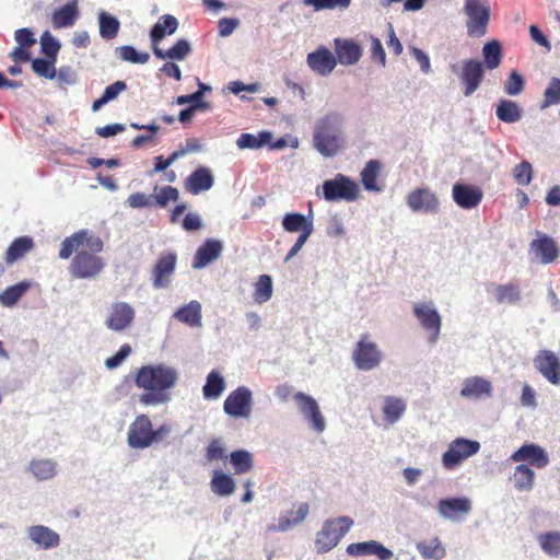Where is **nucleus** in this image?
<instances>
[{
  "label": "nucleus",
  "mask_w": 560,
  "mask_h": 560,
  "mask_svg": "<svg viewBox=\"0 0 560 560\" xmlns=\"http://www.w3.org/2000/svg\"><path fill=\"white\" fill-rule=\"evenodd\" d=\"M177 378L178 373L174 368L164 364L141 366L135 383L147 392L140 395L139 401L144 406H156L170 401L171 397L166 390L175 386Z\"/></svg>",
  "instance_id": "obj_1"
},
{
  "label": "nucleus",
  "mask_w": 560,
  "mask_h": 560,
  "mask_svg": "<svg viewBox=\"0 0 560 560\" xmlns=\"http://www.w3.org/2000/svg\"><path fill=\"white\" fill-rule=\"evenodd\" d=\"M345 115L330 110L315 122L313 130V148L324 158H334L345 148Z\"/></svg>",
  "instance_id": "obj_2"
},
{
  "label": "nucleus",
  "mask_w": 560,
  "mask_h": 560,
  "mask_svg": "<svg viewBox=\"0 0 560 560\" xmlns=\"http://www.w3.org/2000/svg\"><path fill=\"white\" fill-rule=\"evenodd\" d=\"M352 525L353 520L349 516L326 520L322 529L316 534L315 548L317 553H326L334 549Z\"/></svg>",
  "instance_id": "obj_3"
},
{
  "label": "nucleus",
  "mask_w": 560,
  "mask_h": 560,
  "mask_svg": "<svg viewBox=\"0 0 560 560\" xmlns=\"http://www.w3.org/2000/svg\"><path fill=\"white\" fill-rule=\"evenodd\" d=\"M466 30L470 37L480 38L488 33L491 10L488 0H465Z\"/></svg>",
  "instance_id": "obj_4"
},
{
  "label": "nucleus",
  "mask_w": 560,
  "mask_h": 560,
  "mask_svg": "<svg viewBox=\"0 0 560 560\" xmlns=\"http://www.w3.org/2000/svg\"><path fill=\"white\" fill-rule=\"evenodd\" d=\"M383 352L369 335H363L353 347L351 359L359 371H372L383 361Z\"/></svg>",
  "instance_id": "obj_5"
},
{
  "label": "nucleus",
  "mask_w": 560,
  "mask_h": 560,
  "mask_svg": "<svg viewBox=\"0 0 560 560\" xmlns=\"http://www.w3.org/2000/svg\"><path fill=\"white\" fill-rule=\"evenodd\" d=\"M69 272L75 279H95L105 268V261L102 257L93 255L88 249L74 252Z\"/></svg>",
  "instance_id": "obj_6"
},
{
  "label": "nucleus",
  "mask_w": 560,
  "mask_h": 560,
  "mask_svg": "<svg viewBox=\"0 0 560 560\" xmlns=\"http://www.w3.org/2000/svg\"><path fill=\"white\" fill-rule=\"evenodd\" d=\"M83 245H85L89 249L88 252L93 255L101 253L104 248V243L100 236L95 235L92 231L83 229L66 237L61 242L59 258H70L74 252L79 250V247Z\"/></svg>",
  "instance_id": "obj_7"
},
{
  "label": "nucleus",
  "mask_w": 560,
  "mask_h": 560,
  "mask_svg": "<svg viewBox=\"0 0 560 560\" xmlns=\"http://www.w3.org/2000/svg\"><path fill=\"white\" fill-rule=\"evenodd\" d=\"M323 197L327 201H354L359 197V185L343 174H337L334 178L323 183Z\"/></svg>",
  "instance_id": "obj_8"
},
{
  "label": "nucleus",
  "mask_w": 560,
  "mask_h": 560,
  "mask_svg": "<svg viewBox=\"0 0 560 560\" xmlns=\"http://www.w3.org/2000/svg\"><path fill=\"white\" fill-rule=\"evenodd\" d=\"M480 450V443L466 438L453 440L448 448L442 455V464L446 469H454L463 460L477 454Z\"/></svg>",
  "instance_id": "obj_9"
},
{
  "label": "nucleus",
  "mask_w": 560,
  "mask_h": 560,
  "mask_svg": "<svg viewBox=\"0 0 560 560\" xmlns=\"http://www.w3.org/2000/svg\"><path fill=\"white\" fill-rule=\"evenodd\" d=\"M413 314L421 327L428 332V340L435 345L441 335L442 317L433 303H417L413 305Z\"/></svg>",
  "instance_id": "obj_10"
},
{
  "label": "nucleus",
  "mask_w": 560,
  "mask_h": 560,
  "mask_svg": "<svg viewBox=\"0 0 560 560\" xmlns=\"http://www.w3.org/2000/svg\"><path fill=\"white\" fill-rule=\"evenodd\" d=\"M296 408L303 418L308 422L310 427L317 433L324 432L326 421L320 412L317 400L303 392H296L293 395Z\"/></svg>",
  "instance_id": "obj_11"
},
{
  "label": "nucleus",
  "mask_w": 560,
  "mask_h": 560,
  "mask_svg": "<svg viewBox=\"0 0 560 560\" xmlns=\"http://www.w3.org/2000/svg\"><path fill=\"white\" fill-rule=\"evenodd\" d=\"M253 393L246 386H238L224 400V412L233 418H248L252 410Z\"/></svg>",
  "instance_id": "obj_12"
},
{
  "label": "nucleus",
  "mask_w": 560,
  "mask_h": 560,
  "mask_svg": "<svg viewBox=\"0 0 560 560\" xmlns=\"http://www.w3.org/2000/svg\"><path fill=\"white\" fill-rule=\"evenodd\" d=\"M406 203L412 212L436 214L440 211V200L429 187H418L406 197Z\"/></svg>",
  "instance_id": "obj_13"
},
{
  "label": "nucleus",
  "mask_w": 560,
  "mask_h": 560,
  "mask_svg": "<svg viewBox=\"0 0 560 560\" xmlns=\"http://www.w3.org/2000/svg\"><path fill=\"white\" fill-rule=\"evenodd\" d=\"M152 422L147 415H139L130 423L127 442L133 450H144L152 445Z\"/></svg>",
  "instance_id": "obj_14"
},
{
  "label": "nucleus",
  "mask_w": 560,
  "mask_h": 560,
  "mask_svg": "<svg viewBox=\"0 0 560 560\" xmlns=\"http://www.w3.org/2000/svg\"><path fill=\"white\" fill-rule=\"evenodd\" d=\"M485 77L483 63L478 59H467L463 61L459 73L460 83L464 86L465 96H470L480 86Z\"/></svg>",
  "instance_id": "obj_15"
},
{
  "label": "nucleus",
  "mask_w": 560,
  "mask_h": 560,
  "mask_svg": "<svg viewBox=\"0 0 560 560\" xmlns=\"http://www.w3.org/2000/svg\"><path fill=\"white\" fill-rule=\"evenodd\" d=\"M512 463H528V466L545 468L549 464L548 453L544 447L535 443H525L509 458Z\"/></svg>",
  "instance_id": "obj_16"
},
{
  "label": "nucleus",
  "mask_w": 560,
  "mask_h": 560,
  "mask_svg": "<svg viewBox=\"0 0 560 560\" xmlns=\"http://www.w3.org/2000/svg\"><path fill=\"white\" fill-rule=\"evenodd\" d=\"M136 316L135 308L127 302H115L112 304L105 325L108 329L120 332L127 329Z\"/></svg>",
  "instance_id": "obj_17"
},
{
  "label": "nucleus",
  "mask_w": 560,
  "mask_h": 560,
  "mask_svg": "<svg viewBox=\"0 0 560 560\" xmlns=\"http://www.w3.org/2000/svg\"><path fill=\"white\" fill-rule=\"evenodd\" d=\"M534 366L550 384L560 385V359L553 351L539 350Z\"/></svg>",
  "instance_id": "obj_18"
},
{
  "label": "nucleus",
  "mask_w": 560,
  "mask_h": 560,
  "mask_svg": "<svg viewBox=\"0 0 560 560\" xmlns=\"http://www.w3.org/2000/svg\"><path fill=\"white\" fill-rule=\"evenodd\" d=\"M459 395L469 400L489 399L493 396V385L482 376L466 377L463 381Z\"/></svg>",
  "instance_id": "obj_19"
},
{
  "label": "nucleus",
  "mask_w": 560,
  "mask_h": 560,
  "mask_svg": "<svg viewBox=\"0 0 560 560\" xmlns=\"http://www.w3.org/2000/svg\"><path fill=\"white\" fill-rule=\"evenodd\" d=\"M27 538L38 550H51L60 546V535L46 525H31L26 528Z\"/></svg>",
  "instance_id": "obj_20"
},
{
  "label": "nucleus",
  "mask_w": 560,
  "mask_h": 560,
  "mask_svg": "<svg viewBox=\"0 0 560 560\" xmlns=\"http://www.w3.org/2000/svg\"><path fill=\"white\" fill-rule=\"evenodd\" d=\"M177 262V255L168 252L159 257L152 270V284L155 289L167 288L171 283Z\"/></svg>",
  "instance_id": "obj_21"
},
{
  "label": "nucleus",
  "mask_w": 560,
  "mask_h": 560,
  "mask_svg": "<svg viewBox=\"0 0 560 560\" xmlns=\"http://www.w3.org/2000/svg\"><path fill=\"white\" fill-rule=\"evenodd\" d=\"M436 510L441 517L451 521H458L459 515H466L471 511V501L467 497H454L441 499Z\"/></svg>",
  "instance_id": "obj_22"
},
{
  "label": "nucleus",
  "mask_w": 560,
  "mask_h": 560,
  "mask_svg": "<svg viewBox=\"0 0 560 560\" xmlns=\"http://www.w3.org/2000/svg\"><path fill=\"white\" fill-rule=\"evenodd\" d=\"M306 63L312 71L326 77L334 71L337 66V60L328 48L320 46L307 55Z\"/></svg>",
  "instance_id": "obj_23"
},
{
  "label": "nucleus",
  "mask_w": 560,
  "mask_h": 560,
  "mask_svg": "<svg viewBox=\"0 0 560 560\" xmlns=\"http://www.w3.org/2000/svg\"><path fill=\"white\" fill-rule=\"evenodd\" d=\"M452 196L455 203L462 209H472L481 202L483 192L477 186L456 183L453 185Z\"/></svg>",
  "instance_id": "obj_24"
},
{
  "label": "nucleus",
  "mask_w": 560,
  "mask_h": 560,
  "mask_svg": "<svg viewBox=\"0 0 560 560\" xmlns=\"http://www.w3.org/2000/svg\"><path fill=\"white\" fill-rule=\"evenodd\" d=\"M223 250V243L217 238H207L196 250L192 268L202 269L219 258Z\"/></svg>",
  "instance_id": "obj_25"
},
{
  "label": "nucleus",
  "mask_w": 560,
  "mask_h": 560,
  "mask_svg": "<svg viewBox=\"0 0 560 560\" xmlns=\"http://www.w3.org/2000/svg\"><path fill=\"white\" fill-rule=\"evenodd\" d=\"M347 553L352 557L376 556L380 560H389L393 551L376 540L353 542L348 545Z\"/></svg>",
  "instance_id": "obj_26"
},
{
  "label": "nucleus",
  "mask_w": 560,
  "mask_h": 560,
  "mask_svg": "<svg viewBox=\"0 0 560 560\" xmlns=\"http://www.w3.org/2000/svg\"><path fill=\"white\" fill-rule=\"evenodd\" d=\"M336 60L342 66H352L362 57L361 46L352 39L335 38Z\"/></svg>",
  "instance_id": "obj_27"
},
{
  "label": "nucleus",
  "mask_w": 560,
  "mask_h": 560,
  "mask_svg": "<svg viewBox=\"0 0 560 560\" xmlns=\"http://www.w3.org/2000/svg\"><path fill=\"white\" fill-rule=\"evenodd\" d=\"M310 512V505L306 502H302L298 505L295 511H287L279 515L277 525L270 526L269 529L272 532L284 533L301 524Z\"/></svg>",
  "instance_id": "obj_28"
},
{
  "label": "nucleus",
  "mask_w": 560,
  "mask_h": 560,
  "mask_svg": "<svg viewBox=\"0 0 560 560\" xmlns=\"http://www.w3.org/2000/svg\"><path fill=\"white\" fill-rule=\"evenodd\" d=\"M214 177L208 167L199 166L185 180V189L191 195H199L211 189Z\"/></svg>",
  "instance_id": "obj_29"
},
{
  "label": "nucleus",
  "mask_w": 560,
  "mask_h": 560,
  "mask_svg": "<svg viewBox=\"0 0 560 560\" xmlns=\"http://www.w3.org/2000/svg\"><path fill=\"white\" fill-rule=\"evenodd\" d=\"M178 28V21L172 14H164L159 18L158 22L151 27L149 37L152 45V50L154 47H159V44L163 40V38L167 35H173Z\"/></svg>",
  "instance_id": "obj_30"
},
{
  "label": "nucleus",
  "mask_w": 560,
  "mask_h": 560,
  "mask_svg": "<svg viewBox=\"0 0 560 560\" xmlns=\"http://www.w3.org/2000/svg\"><path fill=\"white\" fill-rule=\"evenodd\" d=\"M530 250L540 259L541 264L555 261L559 255L555 241L548 235H541L530 243Z\"/></svg>",
  "instance_id": "obj_31"
},
{
  "label": "nucleus",
  "mask_w": 560,
  "mask_h": 560,
  "mask_svg": "<svg viewBox=\"0 0 560 560\" xmlns=\"http://www.w3.org/2000/svg\"><path fill=\"white\" fill-rule=\"evenodd\" d=\"M282 228L284 229V231L289 233H303L307 228H310V233H313L314 224L312 208H310V212L307 215H304L299 212L285 213L282 219Z\"/></svg>",
  "instance_id": "obj_32"
},
{
  "label": "nucleus",
  "mask_w": 560,
  "mask_h": 560,
  "mask_svg": "<svg viewBox=\"0 0 560 560\" xmlns=\"http://www.w3.org/2000/svg\"><path fill=\"white\" fill-rule=\"evenodd\" d=\"M79 14L78 0H71L52 13V25L55 28L70 27L75 23Z\"/></svg>",
  "instance_id": "obj_33"
},
{
  "label": "nucleus",
  "mask_w": 560,
  "mask_h": 560,
  "mask_svg": "<svg viewBox=\"0 0 560 560\" xmlns=\"http://www.w3.org/2000/svg\"><path fill=\"white\" fill-rule=\"evenodd\" d=\"M523 113L522 106L513 100L502 98L495 105V116L504 124L518 122L523 117Z\"/></svg>",
  "instance_id": "obj_34"
},
{
  "label": "nucleus",
  "mask_w": 560,
  "mask_h": 560,
  "mask_svg": "<svg viewBox=\"0 0 560 560\" xmlns=\"http://www.w3.org/2000/svg\"><path fill=\"white\" fill-rule=\"evenodd\" d=\"M201 304L192 300L176 310L173 317L189 327H200L202 325Z\"/></svg>",
  "instance_id": "obj_35"
},
{
  "label": "nucleus",
  "mask_w": 560,
  "mask_h": 560,
  "mask_svg": "<svg viewBox=\"0 0 560 560\" xmlns=\"http://www.w3.org/2000/svg\"><path fill=\"white\" fill-rule=\"evenodd\" d=\"M210 489L218 497H230L235 492L236 482L222 469H214L210 480Z\"/></svg>",
  "instance_id": "obj_36"
},
{
  "label": "nucleus",
  "mask_w": 560,
  "mask_h": 560,
  "mask_svg": "<svg viewBox=\"0 0 560 560\" xmlns=\"http://www.w3.org/2000/svg\"><path fill=\"white\" fill-rule=\"evenodd\" d=\"M191 52V45L185 38H179L171 48L163 50L154 47L153 54L159 59L184 60Z\"/></svg>",
  "instance_id": "obj_37"
},
{
  "label": "nucleus",
  "mask_w": 560,
  "mask_h": 560,
  "mask_svg": "<svg viewBox=\"0 0 560 560\" xmlns=\"http://www.w3.org/2000/svg\"><path fill=\"white\" fill-rule=\"evenodd\" d=\"M481 54L483 57V68L486 67L489 70L497 69L501 65L503 58V48L501 42L498 39L487 42L482 46Z\"/></svg>",
  "instance_id": "obj_38"
},
{
  "label": "nucleus",
  "mask_w": 560,
  "mask_h": 560,
  "mask_svg": "<svg viewBox=\"0 0 560 560\" xmlns=\"http://www.w3.org/2000/svg\"><path fill=\"white\" fill-rule=\"evenodd\" d=\"M34 248V240L31 236H20L10 244L5 252V260L13 264Z\"/></svg>",
  "instance_id": "obj_39"
},
{
  "label": "nucleus",
  "mask_w": 560,
  "mask_h": 560,
  "mask_svg": "<svg viewBox=\"0 0 560 560\" xmlns=\"http://www.w3.org/2000/svg\"><path fill=\"white\" fill-rule=\"evenodd\" d=\"M98 19V26H100V36L105 40L114 39L120 30V22L119 20L106 12V11H100L97 14Z\"/></svg>",
  "instance_id": "obj_40"
},
{
  "label": "nucleus",
  "mask_w": 560,
  "mask_h": 560,
  "mask_svg": "<svg viewBox=\"0 0 560 560\" xmlns=\"http://www.w3.org/2000/svg\"><path fill=\"white\" fill-rule=\"evenodd\" d=\"M272 139V133L268 130H262L258 132V136H255L253 133H241L238 139L236 140V145L238 149H250V150H257L266 145L267 143H270V140Z\"/></svg>",
  "instance_id": "obj_41"
},
{
  "label": "nucleus",
  "mask_w": 560,
  "mask_h": 560,
  "mask_svg": "<svg viewBox=\"0 0 560 560\" xmlns=\"http://www.w3.org/2000/svg\"><path fill=\"white\" fill-rule=\"evenodd\" d=\"M31 282L27 280L21 281L14 285L5 288L0 293V304L5 307H13L19 300L28 291Z\"/></svg>",
  "instance_id": "obj_42"
},
{
  "label": "nucleus",
  "mask_w": 560,
  "mask_h": 560,
  "mask_svg": "<svg viewBox=\"0 0 560 560\" xmlns=\"http://www.w3.org/2000/svg\"><path fill=\"white\" fill-rule=\"evenodd\" d=\"M224 388L225 382L223 376L218 371L213 370L208 374L206 384L202 387L203 398L208 400L217 399L221 396Z\"/></svg>",
  "instance_id": "obj_43"
},
{
  "label": "nucleus",
  "mask_w": 560,
  "mask_h": 560,
  "mask_svg": "<svg viewBox=\"0 0 560 560\" xmlns=\"http://www.w3.org/2000/svg\"><path fill=\"white\" fill-rule=\"evenodd\" d=\"M406 408V402L401 398L387 396L383 406L385 420L390 424L396 423L405 413Z\"/></svg>",
  "instance_id": "obj_44"
},
{
  "label": "nucleus",
  "mask_w": 560,
  "mask_h": 560,
  "mask_svg": "<svg viewBox=\"0 0 560 560\" xmlns=\"http://www.w3.org/2000/svg\"><path fill=\"white\" fill-rule=\"evenodd\" d=\"M541 550L551 558L560 557V532L551 530L537 536Z\"/></svg>",
  "instance_id": "obj_45"
},
{
  "label": "nucleus",
  "mask_w": 560,
  "mask_h": 560,
  "mask_svg": "<svg viewBox=\"0 0 560 560\" xmlns=\"http://www.w3.org/2000/svg\"><path fill=\"white\" fill-rule=\"evenodd\" d=\"M381 170L378 160H370L361 171V182L363 187L369 191H381L377 185V177Z\"/></svg>",
  "instance_id": "obj_46"
},
{
  "label": "nucleus",
  "mask_w": 560,
  "mask_h": 560,
  "mask_svg": "<svg viewBox=\"0 0 560 560\" xmlns=\"http://www.w3.org/2000/svg\"><path fill=\"white\" fill-rule=\"evenodd\" d=\"M535 472L526 464H518L513 474L514 487L518 491H529L534 487Z\"/></svg>",
  "instance_id": "obj_47"
},
{
  "label": "nucleus",
  "mask_w": 560,
  "mask_h": 560,
  "mask_svg": "<svg viewBox=\"0 0 560 560\" xmlns=\"http://www.w3.org/2000/svg\"><path fill=\"white\" fill-rule=\"evenodd\" d=\"M229 459L236 475L246 474L252 470L254 466L253 455L247 450L233 451L229 455Z\"/></svg>",
  "instance_id": "obj_48"
},
{
  "label": "nucleus",
  "mask_w": 560,
  "mask_h": 560,
  "mask_svg": "<svg viewBox=\"0 0 560 560\" xmlns=\"http://www.w3.org/2000/svg\"><path fill=\"white\" fill-rule=\"evenodd\" d=\"M30 471L39 480H48L56 476L57 465L51 459H33L30 463Z\"/></svg>",
  "instance_id": "obj_49"
},
{
  "label": "nucleus",
  "mask_w": 560,
  "mask_h": 560,
  "mask_svg": "<svg viewBox=\"0 0 560 560\" xmlns=\"http://www.w3.org/2000/svg\"><path fill=\"white\" fill-rule=\"evenodd\" d=\"M417 550L427 560H441L446 556V550L438 537L429 541L418 542Z\"/></svg>",
  "instance_id": "obj_50"
},
{
  "label": "nucleus",
  "mask_w": 560,
  "mask_h": 560,
  "mask_svg": "<svg viewBox=\"0 0 560 560\" xmlns=\"http://www.w3.org/2000/svg\"><path fill=\"white\" fill-rule=\"evenodd\" d=\"M522 294L520 287L515 283L509 282L499 284L495 288V300L499 304H516L521 301Z\"/></svg>",
  "instance_id": "obj_51"
},
{
  "label": "nucleus",
  "mask_w": 560,
  "mask_h": 560,
  "mask_svg": "<svg viewBox=\"0 0 560 560\" xmlns=\"http://www.w3.org/2000/svg\"><path fill=\"white\" fill-rule=\"evenodd\" d=\"M56 59L48 57L32 59V70L39 77L52 80L57 75Z\"/></svg>",
  "instance_id": "obj_52"
},
{
  "label": "nucleus",
  "mask_w": 560,
  "mask_h": 560,
  "mask_svg": "<svg viewBox=\"0 0 560 560\" xmlns=\"http://www.w3.org/2000/svg\"><path fill=\"white\" fill-rule=\"evenodd\" d=\"M272 296V279L269 275L259 276L255 283L254 299L257 303H265Z\"/></svg>",
  "instance_id": "obj_53"
},
{
  "label": "nucleus",
  "mask_w": 560,
  "mask_h": 560,
  "mask_svg": "<svg viewBox=\"0 0 560 560\" xmlns=\"http://www.w3.org/2000/svg\"><path fill=\"white\" fill-rule=\"evenodd\" d=\"M560 104V79L551 78L548 86L544 92V100L541 101L539 108L546 109L552 105Z\"/></svg>",
  "instance_id": "obj_54"
},
{
  "label": "nucleus",
  "mask_w": 560,
  "mask_h": 560,
  "mask_svg": "<svg viewBox=\"0 0 560 560\" xmlns=\"http://www.w3.org/2000/svg\"><path fill=\"white\" fill-rule=\"evenodd\" d=\"M116 52L119 58L124 61H128L131 63L143 65L147 63L150 59V55L148 52L138 51L131 45H124L116 48Z\"/></svg>",
  "instance_id": "obj_55"
},
{
  "label": "nucleus",
  "mask_w": 560,
  "mask_h": 560,
  "mask_svg": "<svg viewBox=\"0 0 560 560\" xmlns=\"http://www.w3.org/2000/svg\"><path fill=\"white\" fill-rule=\"evenodd\" d=\"M504 92L509 96H517L523 93L525 89V79L516 70H512L504 83Z\"/></svg>",
  "instance_id": "obj_56"
},
{
  "label": "nucleus",
  "mask_w": 560,
  "mask_h": 560,
  "mask_svg": "<svg viewBox=\"0 0 560 560\" xmlns=\"http://www.w3.org/2000/svg\"><path fill=\"white\" fill-rule=\"evenodd\" d=\"M60 42L55 38L49 31H45L40 36V49L45 57L57 59L60 50Z\"/></svg>",
  "instance_id": "obj_57"
},
{
  "label": "nucleus",
  "mask_w": 560,
  "mask_h": 560,
  "mask_svg": "<svg viewBox=\"0 0 560 560\" xmlns=\"http://www.w3.org/2000/svg\"><path fill=\"white\" fill-rule=\"evenodd\" d=\"M196 82H197V86H198L197 91H195L194 93H190V94L177 96L176 97L177 105H185V104L195 105L198 101H200V98H203L206 93L211 92L212 88L209 84L201 82L199 78H196Z\"/></svg>",
  "instance_id": "obj_58"
},
{
  "label": "nucleus",
  "mask_w": 560,
  "mask_h": 560,
  "mask_svg": "<svg viewBox=\"0 0 560 560\" xmlns=\"http://www.w3.org/2000/svg\"><path fill=\"white\" fill-rule=\"evenodd\" d=\"M351 0H303V4L306 7H313L315 11L345 10L349 8Z\"/></svg>",
  "instance_id": "obj_59"
},
{
  "label": "nucleus",
  "mask_w": 560,
  "mask_h": 560,
  "mask_svg": "<svg viewBox=\"0 0 560 560\" xmlns=\"http://www.w3.org/2000/svg\"><path fill=\"white\" fill-rule=\"evenodd\" d=\"M205 457L210 463L229 458L223 441L221 439L211 440L206 448Z\"/></svg>",
  "instance_id": "obj_60"
},
{
  "label": "nucleus",
  "mask_w": 560,
  "mask_h": 560,
  "mask_svg": "<svg viewBox=\"0 0 560 560\" xmlns=\"http://www.w3.org/2000/svg\"><path fill=\"white\" fill-rule=\"evenodd\" d=\"M513 177L518 185L527 186L533 178L532 164L524 160L516 164L512 170Z\"/></svg>",
  "instance_id": "obj_61"
},
{
  "label": "nucleus",
  "mask_w": 560,
  "mask_h": 560,
  "mask_svg": "<svg viewBox=\"0 0 560 560\" xmlns=\"http://www.w3.org/2000/svg\"><path fill=\"white\" fill-rule=\"evenodd\" d=\"M155 205L159 208H166L170 201H177L179 198V191L173 186H164L160 192L153 196Z\"/></svg>",
  "instance_id": "obj_62"
},
{
  "label": "nucleus",
  "mask_w": 560,
  "mask_h": 560,
  "mask_svg": "<svg viewBox=\"0 0 560 560\" xmlns=\"http://www.w3.org/2000/svg\"><path fill=\"white\" fill-rule=\"evenodd\" d=\"M55 79L59 88L65 89L67 85H74L78 82V74L70 66H62L57 70Z\"/></svg>",
  "instance_id": "obj_63"
},
{
  "label": "nucleus",
  "mask_w": 560,
  "mask_h": 560,
  "mask_svg": "<svg viewBox=\"0 0 560 560\" xmlns=\"http://www.w3.org/2000/svg\"><path fill=\"white\" fill-rule=\"evenodd\" d=\"M131 351V346L128 343H124L114 355L106 359L105 366L108 370H114L118 368L129 357Z\"/></svg>",
  "instance_id": "obj_64"
}]
</instances>
